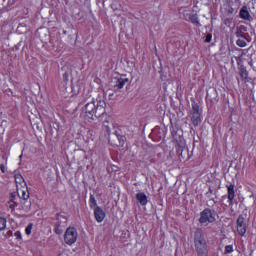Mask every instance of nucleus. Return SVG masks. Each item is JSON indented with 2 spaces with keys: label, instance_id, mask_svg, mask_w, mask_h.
Returning a JSON list of instances; mask_svg holds the SVG:
<instances>
[{
  "label": "nucleus",
  "instance_id": "nucleus-11",
  "mask_svg": "<svg viewBox=\"0 0 256 256\" xmlns=\"http://www.w3.org/2000/svg\"><path fill=\"white\" fill-rule=\"evenodd\" d=\"M247 33V26L245 25H240L238 28H237V31H236V37H240L241 39H245L246 37V34Z\"/></svg>",
  "mask_w": 256,
  "mask_h": 256
},
{
  "label": "nucleus",
  "instance_id": "nucleus-20",
  "mask_svg": "<svg viewBox=\"0 0 256 256\" xmlns=\"http://www.w3.org/2000/svg\"><path fill=\"white\" fill-rule=\"evenodd\" d=\"M103 127H104V130L106 131V133L108 135H111V127H113V124H109V121L105 120L103 122Z\"/></svg>",
  "mask_w": 256,
  "mask_h": 256
},
{
  "label": "nucleus",
  "instance_id": "nucleus-21",
  "mask_svg": "<svg viewBox=\"0 0 256 256\" xmlns=\"http://www.w3.org/2000/svg\"><path fill=\"white\" fill-rule=\"evenodd\" d=\"M22 209L23 211H31V201L24 200V202L22 203Z\"/></svg>",
  "mask_w": 256,
  "mask_h": 256
},
{
  "label": "nucleus",
  "instance_id": "nucleus-33",
  "mask_svg": "<svg viewBox=\"0 0 256 256\" xmlns=\"http://www.w3.org/2000/svg\"><path fill=\"white\" fill-rule=\"evenodd\" d=\"M211 195H213V189H211V187H209L208 192L206 193L207 197H211Z\"/></svg>",
  "mask_w": 256,
  "mask_h": 256
},
{
  "label": "nucleus",
  "instance_id": "nucleus-22",
  "mask_svg": "<svg viewBox=\"0 0 256 256\" xmlns=\"http://www.w3.org/2000/svg\"><path fill=\"white\" fill-rule=\"evenodd\" d=\"M118 141L120 147H123V145H125V141H127V138L125 137V135H118Z\"/></svg>",
  "mask_w": 256,
  "mask_h": 256
},
{
  "label": "nucleus",
  "instance_id": "nucleus-16",
  "mask_svg": "<svg viewBox=\"0 0 256 256\" xmlns=\"http://www.w3.org/2000/svg\"><path fill=\"white\" fill-rule=\"evenodd\" d=\"M189 21L193 25H196V27H201V22H199V16L197 14H191L189 16Z\"/></svg>",
  "mask_w": 256,
  "mask_h": 256
},
{
  "label": "nucleus",
  "instance_id": "nucleus-19",
  "mask_svg": "<svg viewBox=\"0 0 256 256\" xmlns=\"http://www.w3.org/2000/svg\"><path fill=\"white\" fill-rule=\"evenodd\" d=\"M89 206L90 209H97V200L95 199V196L93 194L90 195V199H89Z\"/></svg>",
  "mask_w": 256,
  "mask_h": 256
},
{
  "label": "nucleus",
  "instance_id": "nucleus-32",
  "mask_svg": "<svg viewBox=\"0 0 256 256\" xmlns=\"http://www.w3.org/2000/svg\"><path fill=\"white\" fill-rule=\"evenodd\" d=\"M235 60H236V62H237V65L239 66V67H241V63H243V60H241V56H236L235 57Z\"/></svg>",
  "mask_w": 256,
  "mask_h": 256
},
{
  "label": "nucleus",
  "instance_id": "nucleus-27",
  "mask_svg": "<svg viewBox=\"0 0 256 256\" xmlns=\"http://www.w3.org/2000/svg\"><path fill=\"white\" fill-rule=\"evenodd\" d=\"M15 181H16V183H21V181H23V183H25V179H23V176H21V175H15Z\"/></svg>",
  "mask_w": 256,
  "mask_h": 256
},
{
  "label": "nucleus",
  "instance_id": "nucleus-17",
  "mask_svg": "<svg viewBox=\"0 0 256 256\" xmlns=\"http://www.w3.org/2000/svg\"><path fill=\"white\" fill-rule=\"evenodd\" d=\"M190 115H201V110L199 109V104L197 102L192 103V109Z\"/></svg>",
  "mask_w": 256,
  "mask_h": 256
},
{
  "label": "nucleus",
  "instance_id": "nucleus-25",
  "mask_svg": "<svg viewBox=\"0 0 256 256\" xmlns=\"http://www.w3.org/2000/svg\"><path fill=\"white\" fill-rule=\"evenodd\" d=\"M183 151H185V148H183L182 146H178L177 154L179 155L180 159H185V156L183 155Z\"/></svg>",
  "mask_w": 256,
  "mask_h": 256
},
{
  "label": "nucleus",
  "instance_id": "nucleus-10",
  "mask_svg": "<svg viewBox=\"0 0 256 256\" xmlns=\"http://www.w3.org/2000/svg\"><path fill=\"white\" fill-rule=\"evenodd\" d=\"M226 188L228 189V203L229 205H233V200L235 199V185L229 184L226 185Z\"/></svg>",
  "mask_w": 256,
  "mask_h": 256
},
{
  "label": "nucleus",
  "instance_id": "nucleus-30",
  "mask_svg": "<svg viewBox=\"0 0 256 256\" xmlns=\"http://www.w3.org/2000/svg\"><path fill=\"white\" fill-rule=\"evenodd\" d=\"M211 39H213V35L207 34L204 41H205V43H211Z\"/></svg>",
  "mask_w": 256,
  "mask_h": 256
},
{
  "label": "nucleus",
  "instance_id": "nucleus-39",
  "mask_svg": "<svg viewBox=\"0 0 256 256\" xmlns=\"http://www.w3.org/2000/svg\"><path fill=\"white\" fill-rule=\"evenodd\" d=\"M210 201H213V203H216V202H215V199H213V198H211Z\"/></svg>",
  "mask_w": 256,
  "mask_h": 256
},
{
  "label": "nucleus",
  "instance_id": "nucleus-8",
  "mask_svg": "<svg viewBox=\"0 0 256 256\" xmlns=\"http://www.w3.org/2000/svg\"><path fill=\"white\" fill-rule=\"evenodd\" d=\"M240 19H244V21H253V16L249 13V8L247 6H243L239 12Z\"/></svg>",
  "mask_w": 256,
  "mask_h": 256
},
{
  "label": "nucleus",
  "instance_id": "nucleus-13",
  "mask_svg": "<svg viewBox=\"0 0 256 256\" xmlns=\"http://www.w3.org/2000/svg\"><path fill=\"white\" fill-rule=\"evenodd\" d=\"M190 119L194 127L201 125V114H190Z\"/></svg>",
  "mask_w": 256,
  "mask_h": 256
},
{
  "label": "nucleus",
  "instance_id": "nucleus-12",
  "mask_svg": "<svg viewBox=\"0 0 256 256\" xmlns=\"http://www.w3.org/2000/svg\"><path fill=\"white\" fill-rule=\"evenodd\" d=\"M17 195L23 201L29 200V191L27 190V188H25L24 190L23 189H17Z\"/></svg>",
  "mask_w": 256,
  "mask_h": 256
},
{
  "label": "nucleus",
  "instance_id": "nucleus-3",
  "mask_svg": "<svg viewBox=\"0 0 256 256\" xmlns=\"http://www.w3.org/2000/svg\"><path fill=\"white\" fill-rule=\"evenodd\" d=\"M251 217L247 215V213L243 212L238 216L237 222H236V227L239 235L241 237H244L245 234L247 233V228L249 227V221Z\"/></svg>",
  "mask_w": 256,
  "mask_h": 256
},
{
  "label": "nucleus",
  "instance_id": "nucleus-4",
  "mask_svg": "<svg viewBox=\"0 0 256 256\" xmlns=\"http://www.w3.org/2000/svg\"><path fill=\"white\" fill-rule=\"evenodd\" d=\"M78 237L79 233L77 232V228L68 227L64 233V243H66V245H74V243H77Z\"/></svg>",
  "mask_w": 256,
  "mask_h": 256
},
{
  "label": "nucleus",
  "instance_id": "nucleus-37",
  "mask_svg": "<svg viewBox=\"0 0 256 256\" xmlns=\"http://www.w3.org/2000/svg\"><path fill=\"white\" fill-rule=\"evenodd\" d=\"M8 235H13V232L12 231H8Z\"/></svg>",
  "mask_w": 256,
  "mask_h": 256
},
{
  "label": "nucleus",
  "instance_id": "nucleus-34",
  "mask_svg": "<svg viewBox=\"0 0 256 256\" xmlns=\"http://www.w3.org/2000/svg\"><path fill=\"white\" fill-rule=\"evenodd\" d=\"M9 209H12V211L15 210V204H13V202L9 203Z\"/></svg>",
  "mask_w": 256,
  "mask_h": 256
},
{
  "label": "nucleus",
  "instance_id": "nucleus-6",
  "mask_svg": "<svg viewBox=\"0 0 256 256\" xmlns=\"http://www.w3.org/2000/svg\"><path fill=\"white\" fill-rule=\"evenodd\" d=\"M67 227V218L65 216H61L60 214H56V222L54 223V233L56 235L63 234V228Z\"/></svg>",
  "mask_w": 256,
  "mask_h": 256
},
{
  "label": "nucleus",
  "instance_id": "nucleus-5",
  "mask_svg": "<svg viewBox=\"0 0 256 256\" xmlns=\"http://www.w3.org/2000/svg\"><path fill=\"white\" fill-rule=\"evenodd\" d=\"M215 221V210L206 208L200 213L199 223L202 225L205 223H215Z\"/></svg>",
  "mask_w": 256,
  "mask_h": 256
},
{
  "label": "nucleus",
  "instance_id": "nucleus-2",
  "mask_svg": "<svg viewBox=\"0 0 256 256\" xmlns=\"http://www.w3.org/2000/svg\"><path fill=\"white\" fill-rule=\"evenodd\" d=\"M194 246L198 256H209V246L207 245L203 231L197 230L194 233Z\"/></svg>",
  "mask_w": 256,
  "mask_h": 256
},
{
  "label": "nucleus",
  "instance_id": "nucleus-1",
  "mask_svg": "<svg viewBox=\"0 0 256 256\" xmlns=\"http://www.w3.org/2000/svg\"><path fill=\"white\" fill-rule=\"evenodd\" d=\"M107 107V103L105 100L98 97L96 99L92 98L90 102H87L84 107H82V113H84V117L89 121H95V119H99L102 115H105V108Z\"/></svg>",
  "mask_w": 256,
  "mask_h": 256
},
{
  "label": "nucleus",
  "instance_id": "nucleus-40",
  "mask_svg": "<svg viewBox=\"0 0 256 256\" xmlns=\"http://www.w3.org/2000/svg\"><path fill=\"white\" fill-rule=\"evenodd\" d=\"M23 155H20L19 158L22 159Z\"/></svg>",
  "mask_w": 256,
  "mask_h": 256
},
{
  "label": "nucleus",
  "instance_id": "nucleus-18",
  "mask_svg": "<svg viewBox=\"0 0 256 256\" xmlns=\"http://www.w3.org/2000/svg\"><path fill=\"white\" fill-rule=\"evenodd\" d=\"M238 69H239L240 77L243 80H246L247 77H249V72H247V69L245 68V66L240 65V67H238Z\"/></svg>",
  "mask_w": 256,
  "mask_h": 256
},
{
  "label": "nucleus",
  "instance_id": "nucleus-23",
  "mask_svg": "<svg viewBox=\"0 0 256 256\" xmlns=\"http://www.w3.org/2000/svg\"><path fill=\"white\" fill-rule=\"evenodd\" d=\"M7 227V220L0 217V231H3Z\"/></svg>",
  "mask_w": 256,
  "mask_h": 256
},
{
  "label": "nucleus",
  "instance_id": "nucleus-14",
  "mask_svg": "<svg viewBox=\"0 0 256 256\" xmlns=\"http://www.w3.org/2000/svg\"><path fill=\"white\" fill-rule=\"evenodd\" d=\"M136 199L137 201H139L140 205L142 206H145L148 203L147 195H145V193L143 192L136 194Z\"/></svg>",
  "mask_w": 256,
  "mask_h": 256
},
{
  "label": "nucleus",
  "instance_id": "nucleus-26",
  "mask_svg": "<svg viewBox=\"0 0 256 256\" xmlns=\"http://www.w3.org/2000/svg\"><path fill=\"white\" fill-rule=\"evenodd\" d=\"M224 253H225V254H227V253H233V245H227V246H225Z\"/></svg>",
  "mask_w": 256,
  "mask_h": 256
},
{
  "label": "nucleus",
  "instance_id": "nucleus-24",
  "mask_svg": "<svg viewBox=\"0 0 256 256\" xmlns=\"http://www.w3.org/2000/svg\"><path fill=\"white\" fill-rule=\"evenodd\" d=\"M236 45H238V47H247V42H245V38L238 39Z\"/></svg>",
  "mask_w": 256,
  "mask_h": 256
},
{
  "label": "nucleus",
  "instance_id": "nucleus-36",
  "mask_svg": "<svg viewBox=\"0 0 256 256\" xmlns=\"http://www.w3.org/2000/svg\"><path fill=\"white\" fill-rule=\"evenodd\" d=\"M114 135H116L117 139L119 138V135H121L119 132L115 131Z\"/></svg>",
  "mask_w": 256,
  "mask_h": 256
},
{
  "label": "nucleus",
  "instance_id": "nucleus-7",
  "mask_svg": "<svg viewBox=\"0 0 256 256\" xmlns=\"http://www.w3.org/2000/svg\"><path fill=\"white\" fill-rule=\"evenodd\" d=\"M94 217L97 223H103L106 217L105 211L101 207H96L94 209Z\"/></svg>",
  "mask_w": 256,
  "mask_h": 256
},
{
  "label": "nucleus",
  "instance_id": "nucleus-28",
  "mask_svg": "<svg viewBox=\"0 0 256 256\" xmlns=\"http://www.w3.org/2000/svg\"><path fill=\"white\" fill-rule=\"evenodd\" d=\"M33 229V224H29L26 229H25V233L26 235H31V230Z\"/></svg>",
  "mask_w": 256,
  "mask_h": 256
},
{
  "label": "nucleus",
  "instance_id": "nucleus-15",
  "mask_svg": "<svg viewBox=\"0 0 256 256\" xmlns=\"http://www.w3.org/2000/svg\"><path fill=\"white\" fill-rule=\"evenodd\" d=\"M69 75H71V70H67L62 75V85L65 89H67V84L69 83Z\"/></svg>",
  "mask_w": 256,
  "mask_h": 256
},
{
  "label": "nucleus",
  "instance_id": "nucleus-29",
  "mask_svg": "<svg viewBox=\"0 0 256 256\" xmlns=\"http://www.w3.org/2000/svg\"><path fill=\"white\" fill-rule=\"evenodd\" d=\"M16 197L17 195L15 194V192L10 193V201L8 203H15Z\"/></svg>",
  "mask_w": 256,
  "mask_h": 256
},
{
  "label": "nucleus",
  "instance_id": "nucleus-38",
  "mask_svg": "<svg viewBox=\"0 0 256 256\" xmlns=\"http://www.w3.org/2000/svg\"><path fill=\"white\" fill-rule=\"evenodd\" d=\"M111 97H113V93L109 94V99H111Z\"/></svg>",
  "mask_w": 256,
  "mask_h": 256
},
{
  "label": "nucleus",
  "instance_id": "nucleus-31",
  "mask_svg": "<svg viewBox=\"0 0 256 256\" xmlns=\"http://www.w3.org/2000/svg\"><path fill=\"white\" fill-rule=\"evenodd\" d=\"M14 237H16V239H17L18 241H21V239H22L21 231H16V232L14 233Z\"/></svg>",
  "mask_w": 256,
  "mask_h": 256
},
{
  "label": "nucleus",
  "instance_id": "nucleus-35",
  "mask_svg": "<svg viewBox=\"0 0 256 256\" xmlns=\"http://www.w3.org/2000/svg\"><path fill=\"white\" fill-rule=\"evenodd\" d=\"M0 171H2V173H5V164H0Z\"/></svg>",
  "mask_w": 256,
  "mask_h": 256
},
{
  "label": "nucleus",
  "instance_id": "nucleus-9",
  "mask_svg": "<svg viewBox=\"0 0 256 256\" xmlns=\"http://www.w3.org/2000/svg\"><path fill=\"white\" fill-rule=\"evenodd\" d=\"M126 83H129V78H125V77L115 78L114 89H123Z\"/></svg>",
  "mask_w": 256,
  "mask_h": 256
}]
</instances>
